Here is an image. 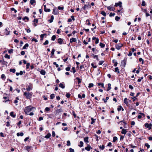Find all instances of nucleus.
Segmentation results:
<instances>
[{
  "label": "nucleus",
  "mask_w": 152,
  "mask_h": 152,
  "mask_svg": "<svg viewBox=\"0 0 152 152\" xmlns=\"http://www.w3.org/2000/svg\"><path fill=\"white\" fill-rule=\"evenodd\" d=\"M34 108L31 107V106H29L26 107L24 109V112L26 114H27L28 113L31 111Z\"/></svg>",
  "instance_id": "1"
},
{
  "label": "nucleus",
  "mask_w": 152,
  "mask_h": 152,
  "mask_svg": "<svg viewBox=\"0 0 152 152\" xmlns=\"http://www.w3.org/2000/svg\"><path fill=\"white\" fill-rule=\"evenodd\" d=\"M24 95L25 96L27 99H29L32 96V92L30 93L29 92H25L24 93Z\"/></svg>",
  "instance_id": "2"
},
{
  "label": "nucleus",
  "mask_w": 152,
  "mask_h": 152,
  "mask_svg": "<svg viewBox=\"0 0 152 152\" xmlns=\"http://www.w3.org/2000/svg\"><path fill=\"white\" fill-rule=\"evenodd\" d=\"M33 88V86L32 84L30 83L28 85L26 86V89L27 91H30Z\"/></svg>",
  "instance_id": "3"
},
{
  "label": "nucleus",
  "mask_w": 152,
  "mask_h": 152,
  "mask_svg": "<svg viewBox=\"0 0 152 152\" xmlns=\"http://www.w3.org/2000/svg\"><path fill=\"white\" fill-rule=\"evenodd\" d=\"M144 126L145 127L148 128V129L150 130L151 129L152 124H148L147 123H146L144 124Z\"/></svg>",
  "instance_id": "4"
},
{
  "label": "nucleus",
  "mask_w": 152,
  "mask_h": 152,
  "mask_svg": "<svg viewBox=\"0 0 152 152\" xmlns=\"http://www.w3.org/2000/svg\"><path fill=\"white\" fill-rule=\"evenodd\" d=\"M122 46V44L121 43H119L118 44L116 45L115 48L118 50L120 49L121 47Z\"/></svg>",
  "instance_id": "5"
},
{
  "label": "nucleus",
  "mask_w": 152,
  "mask_h": 152,
  "mask_svg": "<svg viewBox=\"0 0 152 152\" xmlns=\"http://www.w3.org/2000/svg\"><path fill=\"white\" fill-rule=\"evenodd\" d=\"M63 111L61 109H59L56 110L54 111L55 114L57 115L59 114V113L61 112H62Z\"/></svg>",
  "instance_id": "6"
},
{
  "label": "nucleus",
  "mask_w": 152,
  "mask_h": 152,
  "mask_svg": "<svg viewBox=\"0 0 152 152\" xmlns=\"http://www.w3.org/2000/svg\"><path fill=\"white\" fill-rule=\"evenodd\" d=\"M9 29L8 28H7L5 29L4 32L5 34L6 35H8L10 34V31L8 30Z\"/></svg>",
  "instance_id": "7"
},
{
  "label": "nucleus",
  "mask_w": 152,
  "mask_h": 152,
  "mask_svg": "<svg viewBox=\"0 0 152 152\" xmlns=\"http://www.w3.org/2000/svg\"><path fill=\"white\" fill-rule=\"evenodd\" d=\"M118 6H119L120 7H122V3L120 1L118 3H116L115 5V6L117 7Z\"/></svg>",
  "instance_id": "8"
},
{
  "label": "nucleus",
  "mask_w": 152,
  "mask_h": 152,
  "mask_svg": "<svg viewBox=\"0 0 152 152\" xmlns=\"http://www.w3.org/2000/svg\"><path fill=\"white\" fill-rule=\"evenodd\" d=\"M92 39L93 40H95V42L96 44H97L99 43V39L98 38H96L94 37H93Z\"/></svg>",
  "instance_id": "9"
},
{
  "label": "nucleus",
  "mask_w": 152,
  "mask_h": 152,
  "mask_svg": "<svg viewBox=\"0 0 152 152\" xmlns=\"http://www.w3.org/2000/svg\"><path fill=\"white\" fill-rule=\"evenodd\" d=\"M0 62L2 64L4 65H6L7 64V63L4 60H0Z\"/></svg>",
  "instance_id": "10"
},
{
  "label": "nucleus",
  "mask_w": 152,
  "mask_h": 152,
  "mask_svg": "<svg viewBox=\"0 0 152 152\" xmlns=\"http://www.w3.org/2000/svg\"><path fill=\"white\" fill-rule=\"evenodd\" d=\"M77 41V39L75 38H73L70 40V42L71 43L72 42H75Z\"/></svg>",
  "instance_id": "11"
},
{
  "label": "nucleus",
  "mask_w": 152,
  "mask_h": 152,
  "mask_svg": "<svg viewBox=\"0 0 152 152\" xmlns=\"http://www.w3.org/2000/svg\"><path fill=\"white\" fill-rule=\"evenodd\" d=\"M63 42V39H61V38H59L58 40V42L61 45L62 44Z\"/></svg>",
  "instance_id": "12"
},
{
  "label": "nucleus",
  "mask_w": 152,
  "mask_h": 152,
  "mask_svg": "<svg viewBox=\"0 0 152 152\" xmlns=\"http://www.w3.org/2000/svg\"><path fill=\"white\" fill-rule=\"evenodd\" d=\"M91 148V147L89 145H88L87 147H86L85 148V149L88 151H89Z\"/></svg>",
  "instance_id": "13"
},
{
  "label": "nucleus",
  "mask_w": 152,
  "mask_h": 152,
  "mask_svg": "<svg viewBox=\"0 0 152 152\" xmlns=\"http://www.w3.org/2000/svg\"><path fill=\"white\" fill-rule=\"evenodd\" d=\"M113 62L114 64L113 66H117L118 63L117 62L116 60L115 59H113Z\"/></svg>",
  "instance_id": "14"
},
{
  "label": "nucleus",
  "mask_w": 152,
  "mask_h": 152,
  "mask_svg": "<svg viewBox=\"0 0 152 152\" xmlns=\"http://www.w3.org/2000/svg\"><path fill=\"white\" fill-rule=\"evenodd\" d=\"M54 19V17L53 15H52L50 19L48 20V21L50 23H51L53 22Z\"/></svg>",
  "instance_id": "15"
},
{
  "label": "nucleus",
  "mask_w": 152,
  "mask_h": 152,
  "mask_svg": "<svg viewBox=\"0 0 152 152\" xmlns=\"http://www.w3.org/2000/svg\"><path fill=\"white\" fill-rule=\"evenodd\" d=\"M126 63V60L125 59L123 60L122 61H121V64L122 65H124V66L125 65Z\"/></svg>",
  "instance_id": "16"
},
{
  "label": "nucleus",
  "mask_w": 152,
  "mask_h": 152,
  "mask_svg": "<svg viewBox=\"0 0 152 152\" xmlns=\"http://www.w3.org/2000/svg\"><path fill=\"white\" fill-rule=\"evenodd\" d=\"M3 99H4V100L3 101L4 102H7L9 101V99L7 97H4Z\"/></svg>",
  "instance_id": "17"
},
{
  "label": "nucleus",
  "mask_w": 152,
  "mask_h": 152,
  "mask_svg": "<svg viewBox=\"0 0 152 152\" xmlns=\"http://www.w3.org/2000/svg\"><path fill=\"white\" fill-rule=\"evenodd\" d=\"M10 115L13 118H15L16 116V115L14 114V113L13 112H10Z\"/></svg>",
  "instance_id": "18"
},
{
  "label": "nucleus",
  "mask_w": 152,
  "mask_h": 152,
  "mask_svg": "<svg viewBox=\"0 0 152 152\" xmlns=\"http://www.w3.org/2000/svg\"><path fill=\"white\" fill-rule=\"evenodd\" d=\"M108 87L107 89V91H109L111 89V84L110 83L108 84Z\"/></svg>",
  "instance_id": "19"
},
{
  "label": "nucleus",
  "mask_w": 152,
  "mask_h": 152,
  "mask_svg": "<svg viewBox=\"0 0 152 152\" xmlns=\"http://www.w3.org/2000/svg\"><path fill=\"white\" fill-rule=\"evenodd\" d=\"M28 43L26 44L25 45L23 46V49H26V48L28 47Z\"/></svg>",
  "instance_id": "20"
},
{
  "label": "nucleus",
  "mask_w": 152,
  "mask_h": 152,
  "mask_svg": "<svg viewBox=\"0 0 152 152\" xmlns=\"http://www.w3.org/2000/svg\"><path fill=\"white\" fill-rule=\"evenodd\" d=\"M23 132H21L20 133L18 132L17 133V136H23Z\"/></svg>",
  "instance_id": "21"
},
{
  "label": "nucleus",
  "mask_w": 152,
  "mask_h": 152,
  "mask_svg": "<svg viewBox=\"0 0 152 152\" xmlns=\"http://www.w3.org/2000/svg\"><path fill=\"white\" fill-rule=\"evenodd\" d=\"M124 102L127 105L128 104V99L127 98H125L124 100Z\"/></svg>",
  "instance_id": "22"
},
{
  "label": "nucleus",
  "mask_w": 152,
  "mask_h": 152,
  "mask_svg": "<svg viewBox=\"0 0 152 152\" xmlns=\"http://www.w3.org/2000/svg\"><path fill=\"white\" fill-rule=\"evenodd\" d=\"M88 137H86L84 138V141L86 142H88L89 141L88 140Z\"/></svg>",
  "instance_id": "23"
},
{
  "label": "nucleus",
  "mask_w": 152,
  "mask_h": 152,
  "mask_svg": "<svg viewBox=\"0 0 152 152\" xmlns=\"http://www.w3.org/2000/svg\"><path fill=\"white\" fill-rule=\"evenodd\" d=\"M126 129H122L121 133L122 134H126Z\"/></svg>",
  "instance_id": "24"
},
{
  "label": "nucleus",
  "mask_w": 152,
  "mask_h": 152,
  "mask_svg": "<svg viewBox=\"0 0 152 152\" xmlns=\"http://www.w3.org/2000/svg\"><path fill=\"white\" fill-rule=\"evenodd\" d=\"M53 13L54 15H57L58 13V12L56 9H53Z\"/></svg>",
  "instance_id": "25"
},
{
  "label": "nucleus",
  "mask_w": 152,
  "mask_h": 152,
  "mask_svg": "<svg viewBox=\"0 0 152 152\" xmlns=\"http://www.w3.org/2000/svg\"><path fill=\"white\" fill-rule=\"evenodd\" d=\"M59 86L60 87L62 88H65V86L62 83H61L59 84Z\"/></svg>",
  "instance_id": "26"
},
{
  "label": "nucleus",
  "mask_w": 152,
  "mask_h": 152,
  "mask_svg": "<svg viewBox=\"0 0 152 152\" xmlns=\"http://www.w3.org/2000/svg\"><path fill=\"white\" fill-rule=\"evenodd\" d=\"M51 136V134L50 133H48L46 135L45 137L46 138H49Z\"/></svg>",
  "instance_id": "27"
},
{
  "label": "nucleus",
  "mask_w": 152,
  "mask_h": 152,
  "mask_svg": "<svg viewBox=\"0 0 152 152\" xmlns=\"http://www.w3.org/2000/svg\"><path fill=\"white\" fill-rule=\"evenodd\" d=\"M40 73L41 74L43 75H45L46 73L45 71L43 70H41V71L40 72Z\"/></svg>",
  "instance_id": "28"
},
{
  "label": "nucleus",
  "mask_w": 152,
  "mask_h": 152,
  "mask_svg": "<svg viewBox=\"0 0 152 152\" xmlns=\"http://www.w3.org/2000/svg\"><path fill=\"white\" fill-rule=\"evenodd\" d=\"M98 86H101V87H102L103 88H104V84L103 83H98Z\"/></svg>",
  "instance_id": "29"
},
{
  "label": "nucleus",
  "mask_w": 152,
  "mask_h": 152,
  "mask_svg": "<svg viewBox=\"0 0 152 152\" xmlns=\"http://www.w3.org/2000/svg\"><path fill=\"white\" fill-rule=\"evenodd\" d=\"M101 14L102 15L104 16H106V12L104 11H102L101 12Z\"/></svg>",
  "instance_id": "30"
},
{
  "label": "nucleus",
  "mask_w": 152,
  "mask_h": 152,
  "mask_svg": "<svg viewBox=\"0 0 152 152\" xmlns=\"http://www.w3.org/2000/svg\"><path fill=\"white\" fill-rule=\"evenodd\" d=\"M107 8L110 11H112L113 10V8L111 6L107 7Z\"/></svg>",
  "instance_id": "31"
},
{
  "label": "nucleus",
  "mask_w": 152,
  "mask_h": 152,
  "mask_svg": "<svg viewBox=\"0 0 152 152\" xmlns=\"http://www.w3.org/2000/svg\"><path fill=\"white\" fill-rule=\"evenodd\" d=\"M115 72H117L118 73H119L120 72L119 70L118 67H116L115 69Z\"/></svg>",
  "instance_id": "32"
},
{
  "label": "nucleus",
  "mask_w": 152,
  "mask_h": 152,
  "mask_svg": "<svg viewBox=\"0 0 152 152\" xmlns=\"http://www.w3.org/2000/svg\"><path fill=\"white\" fill-rule=\"evenodd\" d=\"M80 144L79 145V147H81L83 146V143L82 141H80Z\"/></svg>",
  "instance_id": "33"
},
{
  "label": "nucleus",
  "mask_w": 152,
  "mask_h": 152,
  "mask_svg": "<svg viewBox=\"0 0 152 152\" xmlns=\"http://www.w3.org/2000/svg\"><path fill=\"white\" fill-rule=\"evenodd\" d=\"M99 45L101 48H103L104 47L105 44L102 43L100 42L99 44Z\"/></svg>",
  "instance_id": "34"
},
{
  "label": "nucleus",
  "mask_w": 152,
  "mask_h": 152,
  "mask_svg": "<svg viewBox=\"0 0 152 152\" xmlns=\"http://www.w3.org/2000/svg\"><path fill=\"white\" fill-rule=\"evenodd\" d=\"M108 99L109 97H107L105 99H103L102 100L104 101V102L106 103L107 102V100H108Z\"/></svg>",
  "instance_id": "35"
},
{
  "label": "nucleus",
  "mask_w": 152,
  "mask_h": 152,
  "mask_svg": "<svg viewBox=\"0 0 152 152\" xmlns=\"http://www.w3.org/2000/svg\"><path fill=\"white\" fill-rule=\"evenodd\" d=\"M56 38V36L55 35H53L51 37V40L52 41H54Z\"/></svg>",
  "instance_id": "36"
},
{
  "label": "nucleus",
  "mask_w": 152,
  "mask_h": 152,
  "mask_svg": "<svg viewBox=\"0 0 152 152\" xmlns=\"http://www.w3.org/2000/svg\"><path fill=\"white\" fill-rule=\"evenodd\" d=\"M55 51V50L54 49H53L51 52V54L52 56H53L54 55V52Z\"/></svg>",
  "instance_id": "37"
},
{
  "label": "nucleus",
  "mask_w": 152,
  "mask_h": 152,
  "mask_svg": "<svg viewBox=\"0 0 152 152\" xmlns=\"http://www.w3.org/2000/svg\"><path fill=\"white\" fill-rule=\"evenodd\" d=\"M76 79L78 81V84H79L81 82V80L80 79L79 77H77L76 78Z\"/></svg>",
  "instance_id": "38"
},
{
  "label": "nucleus",
  "mask_w": 152,
  "mask_h": 152,
  "mask_svg": "<svg viewBox=\"0 0 152 152\" xmlns=\"http://www.w3.org/2000/svg\"><path fill=\"white\" fill-rule=\"evenodd\" d=\"M94 86V84L92 83H90L89 84V86L88 87L89 88H91L92 87H93Z\"/></svg>",
  "instance_id": "39"
},
{
  "label": "nucleus",
  "mask_w": 152,
  "mask_h": 152,
  "mask_svg": "<svg viewBox=\"0 0 152 152\" xmlns=\"http://www.w3.org/2000/svg\"><path fill=\"white\" fill-rule=\"evenodd\" d=\"M122 108V107L121 106H119L117 109L119 111L121 110Z\"/></svg>",
  "instance_id": "40"
},
{
  "label": "nucleus",
  "mask_w": 152,
  "mask_h": 152,
  "mask_svg": "<svg viewBox=\"0 0 152 152\" xmlns=\"http://www.w3.org/2000/svg\"><path fill=\"white\" fill-rule=\"evenodd\" d=\"M55 96V95L54 94H52L50 95V98L51 99H53Z\"/></svg>",
  "instance_id": "41"
},
{
  "label": "nucleus",
  "mask_w": 152,
  "mask_h": 152,
  "mask_svg": "<svg viewBox=\"0 0 152 152\" xmlns=\"http://www.w3.org/2000/svg\"><path fill=\"white\" fill-rule=\"evenodd\" d=\"M30 65V64L29 63H28L26 65V69H28L29 68Z\"/></svg>",
  "instance_id": "42"
},
{
  "label": "nucleus",
  "mask_w": 152,
  "mask_h": 152,
  "mask_svg": "<svg viewBox=\"0 0 152 152\" xmlns=\"http://www.w3.org/2000/svg\"><path fill=\"white\" fill-rule=\"evenodd\" d=\"M120 17H119L117 16H116L115 17V19L116 21H119V20H120Z\"/></svg>",
  "instance_id": "43"
},
{
  "label": "nucleus",
  "mask_w": 152,
  "mask_h": 152,
  "mask_svg": "<svg viewBox=\"0 0 152 152\" xmlns=\"http://www.w3.org/2000/svg\"><path fill=\"white\" fill-rule=\"evenodd\" d=\"M35 1L34 0H31L30 1V3L31 4H33L35 3Z\"/></svg>",
  "instance_id": "44"
},
{
  "label": "nucleus",
  "mask_w": 152,
  "mask_h": 152,
  "mask_svg": "<svg viewBox=\"0 0 152 152\" xmlns=\"http://www.w3.org/2000/svg\"><path fill=\"white\" fill-rule=\"evenodd\" d=\"M145 146L147 147V148L148 149L150 147V145L148 143H145Z\"/></svg>",
  "instance_id": "45"
},
{
  "label": "nucleus",
  "mask_w": 152,
  "mask_h": 152,
  "mask_svg": "<svg viewBox=\"0 0 152 152\" xmlns=\"http://www.w3.org/2000/svg\"><path fill=\"white\" fill-rule=\"evenodd\" d=\"M31 41H34L36 42H38V40L36 39H35L34 38H33L32 39Z\"/></svg>",
  "instance_id": "46"
},
{
  "label": "nucleus",
  "mask_w": 152,
  "mask_h": 152,
  "mask_svg": "<svg viewBox=\"0 0 152 152\" xmlns=\"http://www.w3.org/2000/svg\"><path fill=\"white\" fill-rule=\"evenodd\" d=\"M10 72H12L13 73H15V69H10Z\"/></svg>",
  "instance_id": "47"
},
{
  "label": "nucleus",
  "mask_w": 152,
  "mask_h": 152,
  "mask_svg": "<svg viewBox=\"0 0 152 152\" xmlns=\"http://www.w3.org/2000/svg\"><path fill=\"white\" fill-rule=\"evenodd\" d=\"M117 138L116 137H113V141L114 142H115L117 140Z\"/></svg>",
  "instance_id": "48"
},
{
  "label": "nucleus",
  "mask_w": 152,
  "mask_h": 152,
  "mask_svg": "<svg viewBox=\"0 0 152 152\" xmlns=\"http://www.w3.org/2000/svg\"><path fill=\"white\" fill-rule=\"evenodd\" d=\"M145 2L144 1H142V5L143 6H145Z\"/></svg>",
  "instance_id": "49"
},
{
  "label": "nucleus",
  "mask_w": 152,
  "mask_h": 152,
  "mask_svg": "<svg viewBox=\"0 0 152 152\" xmlns=\"http://www.w3.org/2000/svg\"><path fill=\"white\" fill-rule=\"evenodd\" d=\"M26 19L28 20H29V18L28 17L26 16L24 17L23 18V20H25Z\"/></svg>",
  "instance_id": "50"
},
{
  "label": "nucleus",
  "mask_w": 152,
  "mask_h": 152,
  "mask_svg": "<svg viewBox=\"0 0 152 152\" xmlns=\"http://www.w3.org/2000/svg\"><path fill=\"white\" fill-rule=\"evenodd\" d=\"M100 148L102 150H103L104 148V145H100L99 146Z\"/></svg>",
  "instance_id": "51"
},
{
  "label": "nucleus",
  "mask_w": 152,
  "mask_h": 152,
  "mask_svg": "<svg viewBox=\"0 0 152 152\" xmlns=\"http://www.w3.org/2000/svg\"><path fill=\"white\" fill-rule=\"evenodd\" d=\"M104 62V61H99V65H102Z\"/></svg>",
  "instance_id": "52"
},
{
  "label": "nucleus",
  "mask_w": 152,
  "mask_h": 152,
  "mask_svg": "<svg viewBox=\"0 0 152 152\" xmlns=\"http://www.w3.org/2000/svg\"><path fill=\"white\" fill-rule=\"evenodd\" d=\"M91 119L92 121L91 122V124H94V119H93V118H91Z\"/></svg>",
  "instance_id": "53"
},
{
  "label": "nucleus",
  "mask_w": 152,
  "mask_h": 152,
  "mask_svg": "<svg viewBox=\"0 0 152 152\" xmlns=\"http://www.w3.org/2000/svg\"><path fill=\"white\" fill-rule=\"evenodd\" d=\"M143 78V77H142L139 78L137 80V81L138 82H140L141 81V80H142Z\"/></svg>",
  "instance_id": "54"
},
{
  "label": "nucleus",
  "mask_w": 152,
  "mask_h": 152,
  "mask_svg": "<svg viewBox=\"0 0 152 152\" xmlns=\"http://www.w3.org/2000/svg\"><path fill=\"white\" fill-rule=\"evenodd\" d=\"M66 96L67 98H69L70 97V94L69 93H67L66 94Z\"/></svg>",
  "instance_id": "55"
},
{
  "label": "nucleus",
  "mask_w": 152,
  "mask_h": 152,
  "mask_svg": "<svg viewBox=\"0 0 152 152\" xmlns=\"http://www.w3.org/2000/svg\"><path fill=\"white\" fill-rule=\"evenodd\" d=\"M115 15V13H110V14L109 16L110 17L114 16Z\"/></svg>",
  "instance_id": "56"
},
{
  "label": "nucleus",
  "mask_w": 152,
  "mask_h": 152,
  "mask_svg": "<svg viewBox=\"0 0 152 152\" xmlns=\"http://www.w3.org/2000/svg\"><path fill=\"white\" fill-rule=\"evenodd\" d=\"M67 146H70V142L69 140H68L67 142Z\"/></svg>",
  "instance_id": "57"
},
{
  "label": "nucleus",
  "mask_w": 152,
  "mask_h": 152,
  "mask_svg": "<svg viewBox=\"0 0 152 152\" xmlns=\"http://www.w3.org/2000/svg\"><path fill=\"white\" fill-rule=\"evenodd\" d=\"M139 60L140 61H142V64H143V60L142 58H140Z\"/></svg>",
  "instance_id": "58"
},
{
  "label": "nucleus",
  "mask_w": 152,
  "mask_h": 152,
  "mask_svg": "<svg viewBox=\"0 0 152 152\" xmlns=\"http://www.w3.org/2000/svg\"><path fill=\"white\" fill-rule=\"evenodd\" d=\"M58 10H63L64 9V7H61L60 6H58Z\"/></svg>",
  "instance_id": "59"
},
{
  "label": "nucleus",
  "mask_w": 152,
  "mask_h": 152,
  "mask_svg": "<svg viewBox=\"0 0 152 152\" xmlns=\"http://www.w3.org/2000/svg\"><path fill=\"white\" fill-rule=\"evenodd\" d=\"M72 70L73 73H74L76 72L75 67H73L72 68Z\"/></svg>",
  "instance_id": "60"
},
{
  "label": "nucleus",
  "mask_w": 152,
  "mask_h": 152,
  "mask_svg": "<svg viewBox=\"0 0 152 152\" xmlns=\"http://www.w3.org/2000/svg\"><path fill=\"white\" fill-rule=\"evenodd\" d=\"M44 11L45 12H50V9H47L46 8L45 10H44Z\"/></svg>",
  "instance_id": "61"
},
{
  "label": "nucleus",
  "mask_w": 152,
  "mask_h": 152,
  "mask_svg": "<svg viewBox=\"0 0 152 152\" xmlns=\"http://www.w3.org/2000/svg\"><path fill=\"white\" fill-rule=\"evenodd\" d=\"M11 10L12 11H14L15 12V13H16L17 12V10H15L14 8H11Z\"/></svg>",
  "instance_id": "62"
},
{
  "label": "nucleus",
  "mask_w": 152,
  "mask_h": 152,
  "mask_svg": "<svg viewBox=\"0 0 152 152\" xmlns=\"http://www.w3.org/2000/svg\"><path fill=\"white\" fill-rule=\"evenodd\" d=\"M13 50L12 49H11L9 51H8V53H13Z\"/></svg>",
  "instance_id": "63"
},
{
  "label": "nucleus",
  "mask_w": 152,
  "mask_h": 152,
  "mask_svg": "<svg viewBox=\"0 0 152 152\" xmlns=\"http://www.w3.org/2000/svg\"><path fill=\"white\" fill-rule=\"evenodd\" d=\"M69 150H70V152H74V150L73 149H72L71 148H69Z\"/></svg>",
  "instance_id": "64"
}]
</instances>
